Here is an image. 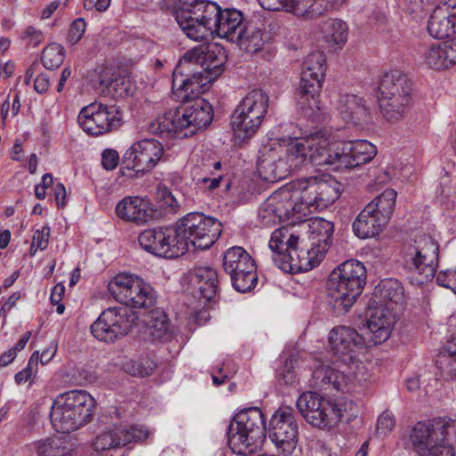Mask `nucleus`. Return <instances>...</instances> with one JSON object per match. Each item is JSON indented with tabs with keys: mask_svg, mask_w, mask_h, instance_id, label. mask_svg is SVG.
I'll return each mask as SVG.
<instances>
[{
	"mask_svg": "<svg viewBox=\"0 0 456 456\" xmlns=\"http://www.w3.org/2000/svg\"><path fill=\"white\" fill-rule=\"evenodd\" d=\"M108 289L113 297L126 306L102 311L91 325V332L98 340L113 343L128 334L135 325L138 317L132 307H151L156 302V293L149 283L130 273H118L110 281Z\"/></svg>",
	"mask_w": 456,
	"mask_h": 456,
	"instance_id": "nucleus-1",
	"label": "nucleus"
},
{
	"mask_svg": "<svg viewBox=\"0 0 456 456\" xmlns=\"http://www.w3.org/2000/svg\"><path fill=\"white\" fill-rule=\"evenodd\" d=\"M224 49L216 44H202L187 51L175 67L174 85L176 95L187 99L190 94H202L224 71Z\"/></svg>",
	"mask_w": 456,
	"mask_h": 456,
	"instance_id": "nucleus-2",
	"label": "nucleus"
},
{
	"mask_svg": "<svg viewBox=\"0 0 456 456\" xmlns=\"http://www.w3.org/2000/svg\"><path fill=\"white\" fill-rule=\"evenodd\" d=\"M178 86L173 84V94L176 101L183 103V107L181 110H170L156 118L148 125L149 133L162 137L184 138L194 135L211 124L214 118L212 105L200 97V94H190L187 99H180L176 95Z\"/></svg>",
	"mask_w": 456,
	"mask_h": 456,
	"instance_id": "nucleus-3",
	"label": "nucleus"
},
{
	"mask_svg": "<svg viewBox=\"0 0 456 456\" xmlns=\"http://www.w3.org/2000/svg\"><path fill=\"white\" fill-rule=\"evenodd\" d=\"M366 268L355 259L343 262L330 274L327 282L329 303L338 314L349 311L366 284Z\"/></svg>",
	"mask_w": 456,
	"mask_h": 456,
	"instance_id": "nucleus-4",
	"label": "nucleus"
},
{
	"mask_svg": "<svg viewBox=\"0 0 456 456\" xmlns=\"http://www.w3.org/2000/svg\"><path fill=\"white\" fill-rule=\"evenodd\" d=\"M95 401L86 390H70L53 402L51 421L58 432L69 433L85 425L92 416Z\"/></svg>",
	"mask_w": 456,
	"mask_h": 456,
	"instance_id": "nucleus-5",
	"label": "nucleus"
},
{
	"mask_svg": "<svg viewBox=\"0 0 456 456\" xmlns=\"http://www.w3.org/2000/svg\"><path fill=\"white\" fill-rule=\"evenodd\" d=\"M264 414L257 407L240 411L228 428V444L233 453L249 455L262 444L266 432Z\"/></svg>",
	"mask_w": 456,
	"mask_h": 456,
	"instance_id": "nucleus-6",
	"label": "nucleus"
},
{
	"mask_svg": "<svg viewBox=\"0 0 456 456\" xmlns=\"http://www.w3.org/2000/svg\"><path fill=\"white\" fill-rule=\"evenodd\" d=\"M379 106L382 116L389 122L400 120L410 107L411 81L399 70L383 75L379 85Z\"/></svg>",
	"mask_w": 456,
	"mask_h": 456,
	"instance_id": "nucleus-7",
	"label": "nucleus"
},
{
	"mask_svg": "<svg viewBox=\"0 0 456 456\" xmlns=\"http://www.w3.org/2000/svg\"><path fill=\"white\" fill-rule=\"evenodd\" d=\"M222 11L215 2L194 0L176 8L175 16L187 37L202 41L213 34Z\"/></svg>",
	"mask_w": 456,
	"mask_h": 456,
	"instance_id": "nucleus-8",
	"label": "nucleus"
},
{
	"mask_svg": "<svg viewBox=\"0 0 456 456\" xmlns=\"http://www.w3.org/2000/svg\"><path fill=\"white\" fill-rule=\"evenodd\" d=\"M326 71V57L314 52L304 61L301 79L297 89V106L308 118H315L320 110V92Z\"/></svg>",
	"mask_w": 456,
	"mask_h": 456,
	"instance_id": "nucleus-9",
	"label": "nucleus"
},
{
	"mask_svg": "<svg viewBox=\"0 0 456 456\" xmlns=\"http://www.w3.org/2000/svg\"><path fill=\"white\" fill-rule=\"evenodd\" d=\"M175 227L179 234V242L183 240V255L192 249H208L218 239L222 232L221 223L203 213L191 212L183 216Z\"/></svg>",
	"mask_w": 456,
	"mask_h": 456,
	"instance_id": "nucleus-10",
	"label": "nucleus"
},
{
	"mask_svg": "<svg viewBox=\"0 0 456 456\" xmlns=\"http://www.w3.org/2000/svg\"><path fill=\"white\" fill-rule=\"evenodd\" d=\"M284 151L292 171L307 163L316 167H330V139L327 132L318 131L292 141L284 147Z\"/></svg>",
	"mask_w": 456,
	"mask_h": 456,
	"instance_id": "nucleus-11",
	"label": "nucleus"
},
{
	"mask_svg": "<svg viewBox=\"0 0 456 456\" xmlns=\"http://www.w3.org/2000/svg\"><path fill=\"white\" fill-rule=\"evenodd\" d=\"M439 246L430 235L416 236L404 253V265L418 285L432 281L438 266Z\"/></svg>",
	"mask_w": 456,
	"mask_h": 456,
	"instance_id": "nucleus-12",
	"label": "nucleus"
},
{
	"mask_svg": "<svg viewBox=\"0 0 456 456\" xmlns=\"http://www.w3.org/2000/svg\"><path fill=\"white\" fill-rule=\"evenodd\" d=\"M269 107L268 94L259 89L252 90L240 102L232 115V126L236 137L245 141L260 127Z\"/></svg>",
	"mask_w": 456,
	"mask_h": 456,
	"instance_id": "nucleus-13",
	"label": "nucleus"
},
{
	"mask_svg": "<svg viewBox=\"0 0 456 456\" xmlns=\"http://www.w3.org/2000/svg\"><path fill=\"white\" fill-rule=\"evenodd\" d=\"M290 187L293 193L298 194V209L304 219L313 212L327 208L340 196L338 183H331L313 176L297 180Z\"/></svg>",
	"mask_w": 456,
	"mask_h": 456,
	"instance_id": "nucleus-14",
	"label": "nucleus"
},
{
	"mask_svg": "<svg viewBox=\"0 0 456 456\" xmlns=\"http://www.w3.org/2000/svg\"><path fill=\"white\" fill-rule=\"evenodd\" d=\"M297 193H293L290 186L282 187L270 195L262 204L258 218L263 225L272 226L281 222L292 223L304 221L298 209Z\"/></svg>",
	"mask_w": 456,
	"mask_h": 456,
	"instance_id": "nucleus-15",
	"label": "nucleus"
},
{
	"mask_svg": "<svg viewBox=\"0 0 456 456\" xmlns=\"http://www.w3.org/2000/svg\"><path fill=\"white\" fill-rule=\"evenodd\" d=\"M266 433L280 453L292 454L298 444V422L295 410L290 406L279 407L269 420Z\"/></svg>",
	"mask_w": 456,
	"mask_h": 456,
	"instance_id": "nucleus-16",
	"label": "nucleus"
},
{
	"mask_svg": "<svg viewBox=\"0 0 456 456\" xmlns=\"http://www.w3.org/2000/svg\"><path fill=\"white\" fill-rule=\"evenodd\" d=\"M223 265L237 291L245 293L256 287V267L251 256L243 248L235 246L228 248L224 254Z\"/></svg>",
	"mask_w": 456,
	"mask_h": 456,
	"instance_id": "nucleus-17",
	"label": "nucleus"
},
{
	"mask_svg": "<svg viewBox=\"0 0 456 456\" xmlns=\"http://www.w3.org/2000/svg\"><path fill=\"white\" fill-rule=\"evenodd\" d=\"M77 121L86 134L97 136L119 127L122 114L116 105L94 102L82 108Z\"/></svg>",
	"mask_w": 456,
	"mask_h": 456,
	"instance_id": "nucleus-18",
	"label": "nucleus"
},
{
	"mask_svg": "<svg viewBox=\"0 0 456 456\" xmlns=\"http://www.w3.org/2000/svg\"><path fill=\"white\" fill-rule=\"evenodd\" d=\"M335 402L322 397L315 392H305L297 400V408L301 416L313 427L322 429L338 423Z\"/></svg>",
	"mask_w": 456,
	"mask_h": 456,
	"instance_id": "nucleus-19",
	"label": "nucleus"
},
{
	"mask_svg": "<svg viewBox=\"0 0 456 456\" xmlns=\"http://www.w3.org/2000/svg\"><path fill=\"white\" fill-rule=\"evenodd\" d=\"M175 225L147 229L138 236L141 247L158 256L174 258L183 255V240L179 242Z\"/></svg>",
	"mask_w": 456,
	"mask_h": 456,
	"instance_id": "nucleus-20",
	"label": "nucleus"
},
{
	"mask_svg": "<svg viewBox=\"0 0 456 456\" xmlns=\"http://www.w3.org/2000/svg\"><path fill=\"white\" fill-rule=\"evenodd\" d=\"M376 154L375 145L366 140L347 142L341 149L330 147V167L333 170L356 167L369 163Z\"/></svg>",
	"mask_w": 456,
	"mask_h": 456,
	"instance_id": "nucleus-21",
	"label": "nucleus"
},
{
	"mask_svg": "<svg viewBox=\"0 0 456 456\" xmlns=\"http://www.w3.org/2000/svg\"><path fill=\"white\" fill-rule=\"evenodd\" d=\"M163 146L155 139H143L134 142L124 154L127 167L136 173L152 170L163 156Z\"/></svg>",
	"mask_w": 456,
	"mask_h": 456,
	"instance_id": "nucleus-22",
	"label": "nucleus"
},
{
	"mask_svg": "<svg viewBox=\"0 0 456 456\" xmlns=\"http://www.w3.org/2000/svg\"><path fill=\"white\" fill-rule=\"evenodd\" d=\"M288 163L284 146L279 143L266 145L260 151L257 170L263 180L274 183L286 178L292 172Z\"/></svg>",
	"mask_w": 456,
	"mask_h": 456,
	"instance_id": "nucleus-23",
	"label": "nucleus"
},
{
	"mask_svg": "<svg viewBox=\"0 0 456 456\" xmlns=\"http://www.w3.org/2000/svg\"><path fill=\"white\" fill-rule=\"evenodd\" d=\"M329 341L333 354L344 362H352L357 349L369 346L366 336L346 326H338L331 330Z\"/></svg>",
	"mask_w": 456,
	"mask_h": 456,
	"instance_id": "nucleus-24",
	"label": "nucleus"
},
{
	"mask_svg": "<svg viewBox=\"0 0 456 456\" xmlns=\"http://www.w3.org/2000/svg\"><path fill=\"white\" fill-rule=\"evenodd\" d=\"M444 426L443 420L433 419L425 422L419 421L413 427L410 439L419 456L425 455L434 444L443 439Z\"/></svg>",
	"mask_w": 456,
	"mask_h": 456,
	"instance_id": "nucleus-25",
	"label": "nucleus"
},
{
	"mask_svg": "<svg viewBox=\"0 0 456 456\" xmlns=\"http://www.w3.org/2000/svg\"><path fill=\"white\" fill-rule=\"evenodd\" d=\"M297 245L288 246L282 254H279V258L273 257V263L286 273L306 272L320 264L313 257L314 253L308 248L298 250Z\"/></svg>",
	"mask_w": 456,
	"mask_h": 456,
	"instance_id": "nucleus-26",
	"label": "nucleus"
},
{
	"mask_svg": "<svg viewBox=\"0 0 456 456\" xmlns=\"http://www.w3.org/2000/svg\"><path fill=\"white\" fill-rule=\"evenodd\" d=\"M115 212L123 221L143 224L152 219L154 209L146 199L126 196L118 202Z\"/></svg>",
	"mask_w": 456,
	"mask_h": 456,
	"instance_id": "nucleus-27",
	"label": "nucleus"
},
{
	"mask_svg": "<svg viewBox=\"0 0 456 456\" xmlns=\"http://www.w3.org/2000/svg\"><path fill=\"white\" fill-rule=\"evenodd\" d=\"M392 325L393 318L388 307L375 305L367 321L366 332L363 334L369 346L371 343L378 345L385 342L390 337Z\"/></svg>",
	"mask_w": 456,
	"mask_h": 456,
	"instance_id": "nucleus-28",
	"label": "nucleus"
},
{
	"mask_svg": "<svg viewBox=\"0 0 456 456\" xmlns=\"http://www.w3.org/2000/svg\"><path fill=\"white\" fill-rule=\"evenodd\" d=\"M309 232L310 248L308 249L314 253L313 257L321 264L331 245L334 224L323 218H315L309 225Z\"/></svg>",
	"mask_w": 456,
	"mask_h": 456,
	"instance_id": "nucleus-29",
	"label": "nucleus"
},
{
	"mask_svg": "<svg viewBox=\"0 0 456 456\" xmlns=\"http://www.w3.org/2000/svg\"><path fill=\"white\" fill-rule=\"evenodd\" d=\"M336 109L344 120L355 126H362L370 120V112L364 99L356 94H339Z\"/></svg>",
	"mask_w": 456,
	"mask_h": 456,
	"instance_id": "nucleus-30",
	"label": "nucleus"
},
{
	"mask_svg": "<svg viewBox=\"0 0 456 456\" xmlns=\"http://www.w3.org/2000/svg\"><path fill=\"white\" fill-rule=\"evenodd\" d=\"M248 21L243 13L236 9H224L217 20L213 33L216 32L220 37L234 43L241 39L242 32Z\"/></svg>",
	"mask_w": 456,
	"mask_h": 456,
	"instance_id": "nucleus-31",
	"label": "nucleus"
},
{
	"mask_svg": "<svg viewBox=\"0 0 456 456\" xmlns=\"http://www.w3.org/2000/svg\"><path fill=\"white\" fill-rule=\"evenodd\" d=\"M191 281L204 304L213 302L217 297L218 275L214 268L207 265L195 267L191 273Z\"/></svg>",
	"mask_w": 456,
	"mask_h": 456,
	"instance_id": "nucleus-32",
	"label": "nucleus"
},
{
	"mask_svg": "<svg viewBox=\"0 0 456 456\" xmlns=\"http://www.w3.org/2000/svg\"><path fill=\"white\" fill-rule=\"evenodd\" d=\"M331 0H285L284 10L305 20H312L332 8Z\"/></svg>",
	"mask_w": 456,
	"mask_h": 456,
	"instance_id": "nucleus-33",
	"label": "nucleus"
},
{
	"mask_svg": "<svg viewBox=\"0 0 456 456\" xmlns=\"http://www.w3.org/2000/svg\"><path fill=\"white\" fill-rule=\"evenodd\" d=\"M99 83L113 98H125L134 93L130 78L116 73L112 68H103L99 73Z\"/></svg>",
	"mask_w": 456,
	"mask_h": 456,
	"instance_id": "nucleus-34",
	"label": "nucleus"
},
{
	"mask_svg": "<svg viewBox=\"0 0 456 456\" xmlns=\"http://www.w3.org/2000/svg\"><path fill=\"white\" fill-rule=\"evenodd\" d=\"M403 300V287L396 279L381 281L374 289L370 299L372 305L385 306L387 302L401 303Z\"/></svg>",
	"mask_w": 456,
	"mask_h": 456,
	"instance_id": "nucleus-35",
	"label": "nucleus"
},
{
	"mask_svg": "<svg viewBox=\"0 0 456 456\" xmlns=\"http://www.w3.org/2000/svg\"><path fill=\"white\" fill-rule=\"evenodd\" d=\"M376 213L371 212L365 207L357 216L353 224V230L359 238H370L379 234L387 224L379 221Z\"/></svg>",
	"mask_w": 456,
	"mask_h": 456,
	"instance_id": "nucleus-36",
	"label": "nucleus"
},
{
	"mask_svg": "<svg viewBox=\"0 0 456 456\" xmlns=\"http://www.w3.org/2000/svg\"><path fill=\"white\" fill-rule=\"evenodd\" d=\"M313 386L320 389L341 390L346 383L345 376L330 365L322 364L315 368L312 375Z\"/></svg>",
	"mask_w": 456,
	"mask_h": 456,
	"instance_id": "nucleus-37",
	"label": "nucleus"
},
{
	"mask_svg": "<svg viewBox=\"0 0 456 456\" xmlns=\"http://www.w3.org/2000/svg\"><path fill=\"white\" fill-rule=\"evenodd\" d=\"M397 193L393 189H387L375 197L366 207L380 217V222L388 223L395 210Z\"/></svg>",
	"mask_w": 456,
	"mask_h": 456,
	"instance_id": "nucleus-38",
	"label": "nucleus"
},
{
	"mask_svg": "<svg viewBox=\"0 0 456 456\" xmlns=\"http://www.w3.org/2000/svg\"><path fill=\"white\" fill-rule=\"evenodd\" d=\"M144 322L155 340L163 341L170 338L169 322L163 310L156 308L149 311Z\"/></svg>",
	"mask_w": 456,
	"mask_h": 456,
	"instance_id": "nucleus-39",
	"label": "nucleus"
},
{
	"mask_svg": "<svg viewBox=\"0 0 456 456\" xmlns=\"http://www.w3.org/2000/svg\"><path fill=\"white\" fill-rule=\"evenodd\" d=\"M245 28L240 37L241 39L234 43L248 53H257L262 50L266 43L267 36L253 22H248Z\"/></svg>",
	"mask_w": 456,
	"mask_h": 456,
	"instance_id": "nucleus-40",
	"label": "nucleus"
},
{
	"mask_svg": "<svg viewBox=\"0 0 456 456\" xmlns=\"http://www.w3.org/2000/svg\"><path fill=\"white\" fill-rule=\"evenodd\" d=\"M347 25L338 19H329L322 23L321 31L324 40L333 45H343L347 39Z\"/></svg>",
	"mask_w": 456,
	"mask_h": 456,
	"instance_id": "nucleus-41",
	"label": "nucleus"
},
{
	"mask_svg": "<svg viewBox=\"0 0 456 456\" xmlns=\"http://www.w3.org/2000/svg\"><path fill=\"white\" fill-rule=\"evenodd\" d=\"M299 242L298 236L289 232L288 228L282 227L275 230L271 236L269 240V248L273 252V256L279 258V254H282L285 251V248L288 246L297 245Z\"/></svg>",
	"mask_w": 456,
	"mask_h": 456,
	"instance_id": "nucleus-42",
	"label": "nucleus"
},
{
	"mask_svg": "<svg viewBox=\"0 0 456 456\" xmlns=\"http://www.w3.org/2000/svg\"><path fill=\"white\" fill-rule=\"evenodd\" d=\"M210 165L204 164V168L196 167L193 172L195 184L203 191L212 192L220 186L222 175H215L208 170Z\"/></svg>",
	"mask_w": 456,
	"mask_h": 456,
	"instance_id": "nucleus-43",
	"label": "nucleus"
},
{
	"mask_svg": "<svg viewBox=\"0 0 456 456\" xmlns=\"http://www.w3.org/2000/svg\"><path fill=\"white\" fill-rule=\"evenodd\" d=\"M42 63L47 69L59 68L64 61V50L59 44H50L45 47L42 53Z\"/></svg>",
	"mask_w": 456,
	"mask_h": 456,
	"instance_id": "nucleus-44",
	"label": "nucleus"
},
{
	"mask_svg": "<svg viewBox=\"0 0 456 456\" xmlns=\"http://www.w3.org/2000/svg\"><path fill=\"white\" fill-rule=\"evenodd\" d=\"M422 55L425 64L430 69L436 70L449 69L440 43L428 47Z\"/></svg>",
	"mask_w": 456,
	"mask_h": 456,
	"instance_id": "nucleus-45",
	"label": "nucleus"
},
{
	"mask_svg": "<svg viewBox=\"0 0 456 456\" xmlns=\"http://www.w3.org/2000/svg\"><path fill=\"white\" fill-rule=\"evenodd\" d=\"M156 363L148 357L129 360L124 364L126 372L132 376L145 377L152 373Z\"/></svg>",
	"mask_w": 456,
	"mask_h": 456,
	"instance_id": "nucleus-46",
	"label": "nucleus"
},
{
	"mask_svg": "<svg viewBox=\"0 0 456 456\" xmlns=\"http://www.w3.org/2000/svg\"><path fill=\"white\" fill-rule=\"evenodd\" d=\"M122 446L121 436L118 431H109L99 435L94 442V450L103 452Z\"/></svg>",
	"mask_w": 456,
	"mask_h": 456,
	"instance_id": "nucleus-47",
	"label": "nucleus"
},
{
	"mask_svg": "<svg viewBox=\"0 0 456 456\" xmlns=\"http://www.w3.org/2000/svg\"><path fill=\"white\" fill-rule=\"evenodd\" d=\"M296 361L297 359L294 355H289L285 358L282 366L277 369L276 378L281 384L282 383L287 386H293L297 382V374L294 370V363Z\"/></svg>",
	"mask_w": 456,
	"mask_h": 456,
	"instance_id": "nucleus-48",
	"label": "nucleus"
},
{
	"mask_svg": "<svg viewBox=\"0 0 456 456\" xmlns=\"http://www.w3.org/2000/svg\"><path fill=\"white\" fill-rule=\"evenodd\" d=\"M334 410L338 413V421H351L355 419L359 414V409L356 403L352 401H339L335 402Z\"/></svg>",
	"mask_w": 456,
	"mask_h": 456,
	"instance_id": "nucleus-49",
	"label": "nucleus"
},
{
	"mask_svg": "<svg viewBox=\"0 0 456 456\" xmlns=\"http://www.w3.org/2000/svg\"><path fill=\"white\" fill-rule=\"evenodd\" d=\"M121 436L122 446L127 445L133 442H140L146 439L149 436L148 430L143 427L133 426L118 431Z\"/></svg>",
	"mask_w": 456,
	"mask_h": 456,
	"instance_id": "nucleus-50",
	"label": "nucleus"
},
{
	"mask_svg": "<svg viewBox=\"0 0 456 456\" xmlns=\"http://www.w3.org/2000/svg\"><path fill=\"white\" fill-rule=\"evenodd\" d=\"M436 3V0H403L404 11L415 20H421L425 9Z\"/></svg>",
	"mask_w": 456,
	"mask_h": 456,
	"instance_id": "nucleus-51",
	"label": "nucleus"
},
{
	"mask_svg": "<svg viewBox=\"0 0 456 456\" xmlns=\"http://www.w3.org/2000/svg\"><path fill=\"white\" fill-rule=\"evenodd\" d=\"M29 450L37 456H57L59 448L53 446L51 439L38 440L28 444Z\"/></svg>",
	"mask_w": 456,
	"mask_h": 456,
	"instance_id": "nucleus-52",
	"label": "nucleus"
},
{
	"mask_svg": "<svg viewBox=\"0 0 456 456\" xmlns=\"http://www.w3.org/2000/svg\"><path fill=\"white\" fill-rule=\"evenodd\" d=\"M395 420L393 414L384 411L379 415L376 425V434L379 437H386L395 428Z\"/></svg>",
	"mask_w": 456,
	"mask_h": 456,
	"instance_id": "nucleus-53",
	"label": "nucleus"
},
{
	"mask_svg": "<svg viewBox=\"0 0 456 456\" xmlns=\"http://www.w3.org/2000/svg\"><path fill=\"white\" fill-rule=\"evenodd\" d=\"M423 456H455V451L447 440L443 438L434 444Z\"/></svg>",
	"mask_w": 456,
	"mask_h": 456,
	"instance_id": "nucleus-54",
	"label": "nucleus"
},
{
	"mask_svg": "<svg viewBox=\"0 0 456 456\" xmlns=\"http://www.w3.org/2000/svg\"><path fill=\"white\" fill-rule=\"evenodd\" d=\"M20 38L27 44V45L37 47L43 42L44 36L41 30L29 26L22 32Z\"/></svg>",
	"mask_w": 456,
	"mask_h": 456,
	"instance_id": "nucleus-55",
	"label": "nucleus"
},
{
	"mask_svg": "<svg viewBox=\"0 0 456 456\" xmlns=\"http://www.w3.org/2000/svg\"><path fill=\"white\" fill-rule=\"evenodd\" d=\"M35 354L30 357L27 366L20 371H19L15 377V382L17 384L25 383L29 380L35 374L37 367V358L34 360Z\"/></svg>",
	"mask_w": 456,
	"mask_h": 456,
	"instance_id": "nucleus-56",
	"label": "nucleus"
},
{
	"mask_svg": "<svg viewBox=\"0 0 456 456\" xmlns=\"http://www.w3.org/2000/svg\"><path fill=\"white\" fill-rule=\"evenodd\" d=\"M438 285L452 289L456 294V268L440 272L436 276Z\"/></svg>",
	"mask_w": 456,
	"mask_h": 456,
	"instance_id": "nucleus-57",
	"label": "nucleus"
},
{
	"mask_svg": "<svg viewBox=\"0 0 456 456\" xmlns=\"http://www.w3.org/2000/svg\"><path fill=\"white\" fill-rule=\"evenodd\" d=\"M448 68L456 64V37L440 43Z\"/></svg>",
	"mask_w": 456,
	"mask_h": 456,
	"instance_id": "nucleus-58",
	"label": "nucleus"
},
{
	"mask_svg": "<svg viewBox=\"0 0 456 456\" xmlns=\"http://www.w3.org/2000/svg\"><path fill=\"white\" fill-rule=\"evenodd\" d=\"M86 21L82 18H78L75 20L70 25V28L69 31V39L71 43H77L86 31Z\"/></svg>",
	"mask_w": 456,
	"mask_h": 456,
	"instance_id": "nucleus-59",
	"label": "nucleus"
},
{
	"mask_svg": "<svg viewBox=\"0 0 456 456\" xmlns=\"http://www.w3.org/2000/svg\"><path fill=\"white\" fill-rule=\"evenodd\" d=\"M50 227L45 225L41 230L37 229L35 231L32 241L34 245H37V248L44 250L47 248L50 238Z\"/></svg>",
	"mask_w": 456,
	"mask_h": 456,
	"instance_id": "nucleus-60",
	"label": "nucleus"
},
{
	"mask_svg": "<svg viewBox=\"0 0 456 456\" xmlns=\"http://www.w3.org/2000/svg\"><path fill=\"white\" fill-rule=\"evenodd\" d=\"M451 358H456V338L447 342L443 351L439 354L436 362L443 366L446 364Z\"/></svg>",
	"mask_w": 456,
	"mask_h": 456,
	"instance_id": "nucleus-61",
	"label": "nucleus"
},
{
	"mask_svg": "<svg viewBox=\"0 0 456 456\" xmlns=\"http://www.w3.org/2000/svg\"><path fill=\"white\" fill-rule=\"evenodd\" d=\"M119 156L115 150L107 149L102 153V164L106 170H113L117 167Z\"/></svg>",
	"mask_w": 456,
	"mask_h": 456,
	"instance_id": "nucleus-62",
	"label": "nucleus"
},
{
	"mask_svg": "<svg viewBox=\"0 0 456 456\" xmlns=\"http://www.w3.org/2000/svg\"><path fill=\"white\" fill-rule=\"evenodd\" d=\"M312 456H333L327 444L321 441H314L310 445Z\"/></svg>",
	"mask_w": 456,
	"mask_h": 456,
	"instance_id": "nucleus-63",
	"label": "nucleus"
},
{
	"mask_svg": "<svg viewBox=\"0 0 456 456\" xmlns=\"http://www.w3.org/2000/svg\"><path fill=\"white\" fill-rule=\"evenodd\" d=\"M440 420H443L445 424L443 428V438L447 440V437L451 435H456V419H447V418H438Z\"/></svg>",
	"mask_w": 456,
	"mask_h": 456,
	"instance_id": "nucleus-64",
	"label": "nucleus"
}]
</instances>
